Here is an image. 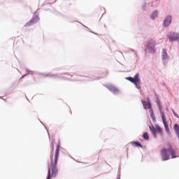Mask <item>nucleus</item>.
Wrapping results in <instances>:
<instances>
[{
	"label": "nucleus",
	"mask_w": 179,
	"mask_h": 179,
	"mask_svg": "<svg viewBox=\"0 0 179 179\" xmlns=\"http://www.w3.org/2000/svg\"><path fill=\"white\" fill-rule=\"evenodd\" d=\"M59 145L57 144L56 150L52 151L51 163L48 167L47 179L55 178L58 175V167H57V163L58 162V157H59Z\"/></svg>",
	"instance_id": "nucleus-1"
},
{
	"label": "nucleus",
	"mask_w": 179,
	"mask_h": 179,
	"mask_svg": "<svg viewBox=\"0 0 179 179\" xmlns=\"http://www.w3.org/2000/svg\"><path fill=\"white\" fill-rule=\"evenodd\" d=\"M169 149H166V148H164L161 150V156H162V159L163 162H166L167 160H170V154L169 153Z\"/></svg>",
	"instance_id": "nucleus-2"
},
{
	"label": "nucleus",
	"mask_w": 179,
	"mask_h": 179,
	"mask_svg": "<svg viewBox=\"0 0 179 179\" xmlns=\"http://www.w3.org/2000/svg\"><path fill=\"white\" fill-rule=\"evenodd\" d=\"M155 47H156V41L153 39L150 40L148 42V48L150 52H155L156 50L155 49Z\"/></svg>",
	"instance_id": "nucleus-3"
},
{
	"label": "nucleus",
	"mask_w": 179,
	"mask_h": 179,
	"mask_svg": "<svg viewBox=\"0 0 179 179\" xmlns=\"http://www.w3.org/2000/svg\"><path fill=\"white\" fill-rule=\"evenodd\" d=\"M38 20H40V18H38V16H34L31 20L25 24L24 27H29V26H33V24H36Z\"/></svg>",
	"instance_id": "nucleus-4"
},
{
	"label": "nucleus",
	"mask_w": 179,
	"mask_h": 179,
	"mask_svg": "<svg viewBox=\"0 0 179 179\" xmlns=\"http://www.w3.org/2000/svg\"><path fill=\"white\" fill-rule=\"evenodd\" d=\"M168 38L170 41H177L179 39V34L175 32H171L169 35H168Z\"/></svg>",
	"instance_id": "nucleus-5"
},
{
	"label": "nucleus",
	"mask_w": 179,
	"mask_h": 179,
	"mask_svg": "<svg viewBox=\"0 0 179 179\" xmlns=\"http://www.w3.org/2000/svg\"><path fill=\"white\" fill-rule=\"evenodd\" d=\"M162 120L164 125L166 132H167V134H170V129L169 128V124L167 123V120H166V115H164V114L162 115Z\"/></svg>",
	"instance_id": "nucleus-6"
},
{
	"label": "nucleus",
	"mask_w": 179,
	"mask_h": 179,
	"mask_svg": "<svg viewBox=\"0 0 179 179\" xmlns=\"http://www.w3.org/2000/svg\"><path fill=\"white\" fill-rule=\"evenodd\" d=\"M171 19H173V17H171V15H168L164 21V26L165 27H169V26H170V24H171Z\"/></svg>",
	"instance_id": "nucleus-7"
},
{
	"label": "nucleus",
	"mask_w": 179,
	"mask_h": 179,
	"mask_svg": "<svg viewBox=\"0 0 179 179\" xmlns=\"http://www.w3.org/2000/svg\"><path fill=\"white\" fill-rule=\"evenodd\" d=\"M169 153H171L172 159H177V154L176 153V150L171 146L168 148Z\"/></svg>",
	"instance_id": "nucleus-8"
},
{
	"label": "nucleus",
	"mask_w": 179,
	"mask_h": 179,
	"mask_svg": "<svg viewBox=\"0 0 179 179\" xmlns=\"http://www.w3.org/2000/svg\"><path fill=\"white\" fill-rule=\"evenodd\" d=\"M142 104L145 108V110H149L152 108V104L150 102H146L145 101L142 100L141 101Z\"/></svg>",
	"instance_id": "nucleus-9"
},
{
	"label": "nucleus",
	"mask_w": 179,
	"mask_h": 179,
	"mask_svg": "<svg viewBox=\"0 0 179 179\" xmlns=\"http://www.w3.org/2000/svg\"><path fill=\"white\" fill-rule=\"evenodd\" d=\"M173 129H174L175 134H176V136H178V138L179 139V125H178V124H174Z\"/></svg>",
	"instance_id": "nucleus-10"
},
{
	"label": "nucleus",
	"mask_w": 179,
	"mask_h": 179,
	"mask_svg": "<svg viewBox=\"0 0 179 179\" xmlns=\"http://www.w3.org/2000/svg\"><path fill=\"white\" fill-rule=\"evenodd\" d=\"M131 145L135 146L136 148H143V146L142 145V144H141L139 141H132L131 143Z\"/></svg>",
	"instance_id": "nucleus-11"
},
{
	"label": "nucleus",
	"mask_w": 179,
	"mask_h": 179,
	"mask_svg": "<svg viewBox=\"0 0 179 179\" xmlns=\"http://www.w3.org/2000/svg\"><path fill=\"white\" fill-rule=\"evenodd\" d=\"M150 129L152 134V135H154L155 138H157V135L156 134V128H155V127L153 126H150Z\"/></svg>",
	"instance_id": "nucleus-12"
},
{
	"label": "nucleus",
	"mask_w": 179,
	"mask_h": 179,
	"mask_svg": "<svg viewBox=\"0 0 179 179\" xmlns=\"http://www.w3.org/2000/svg\"><path fill=\"white\" fill-rule=\"evenodd\" d=\"M134 80L136 82V85H137V83H141V78H139V73H136L135 75Z\"/></svg>",
	"instance_id": "nucleus-13"
},
{
	"label": "nucleus",
	"mask_w": 179,
	"mask_h": 179,
	"mask_svg": "<svg viewBox=\"0 0 179 179\" xmlns=\"http://www.w3.org/2000/svg\"><path fill=\"white\" fill-rule=\"evenodd\" d=\"M167 57H168L167 50H166V49L164 48L162 50V58L163 59H167Z\"/></svg>",
	"instance_id": "nucleus-14"
},
{
	"label": "nucleus",
	"mask_w": 179,
	"mask_h": 179,
	"mask_svg": "<svg viewBox=\"0 0 179 179\" xmlns=\"http://www.w3.org/2000/svg\"><path fill=\"white\" fill-rule=\"evenodd\" d=\"M109 90H110V92H112V93H114V94H115V93H118V92H120V90H118V89H117L115 87H109Z\"/></svg>",
	"instance_id": "nucleus-15"
},
{
	"label": "nucleus",
	"mask_w": 179,
	"mask_h": 179,
	"mask_svg": "<svg viewBox=\"0 0 179 179\" xmlns=\"http://www.w3.org/2000/svg\"><path fill=\"white\" fill-rule=\"evenodd\" d=\"M127 80H129V82H131V83H134V85H136V83L135 81V78L132 77H127L126 78Z\"/></svg>",
	"instance_id": "nucleus-16"
},
{
	"label": "nucleus",
	"mask_w": 179,
	"mask_h": 179,
	"mask_svg": "<svg viewBox=\"0 0 179 179\" xmlns=\"http://www.w3.org/2000/svg\"><path fill=\"white\" fill-rule=\"evenodd\" d=\"M150 117L153 121H156V117H155V113H153V110L150 109Z\"/></svg>",
	"instance_id": "nucleus-17"
},
{
	"label": "nucleus",
	"mask_w": 179,
	"mask_h": 179,
	"mask_svg": "<svg viewBox=\"0 0 179 179\" xmlns=\"http://www.w3.org/2000/svg\"><path fill=\"white\" fill-rule=\"evenodd\" d=\"M143 139H145V141H149V134H148V132H145L143 134Z\"/></svg>",
	"instance_id": "nucleus-18"
},
{
	"label": "nucleus",
	"mask_w": 179,
	"mask_h": 179,
	"mask_svg": "<svg viewBox=\"0 0 179 179\" xmlns=\"http://www.w3.org/2000/svg\"><path fill=\"white\" fill-rule=\"evenodd\" d=\"M158 12L154 11L151 15V19H155V17H157Z\"/></svg>",
	"instance_id": "nucleus-19"
},
{
	"label": "nucleus",
	"mask_w": 179,
	"mask_h": 179,
	"mask_svg": "<svg viewBox=\"0 0 179 179\" xmlns=\"http://www.w3.org/2000/svg\"><path fill=\"white\" fill-rule=\"evenodd\" d=\"M156 130L157 131V132H159V134H162L163 133V129L159 126H157Z\"/></svg>",
	"instance_id": "nucleus-20"
},
{
	"label": "nucleus",
	"mask_w": 179,
	"mask_h": 179,
	"mask_svg": "<svg viewBox=\"0 0 179 179\" xmlns=\"http://www.w3.org/2000/svg\"><path fill=\"white\" fill-rule=\"evenodd\" d=\"M137 89H141V83H137V84H135Z\"/></svg>",
	"instance_id": "nucleus-21"
},
{
	"label": "nucleus",
	"mask_w": 179,
	"mask_h": 179,
	"mask_svg": "<svg viewBox=\"0 0 179 179\" xmlns=\"http://www.w3.org/2000/svg\"><path fill=\"white\" fill-rule=\"evenodd\" d=\"M173 113L175 117H177V118H178V115H177V113H176V112L174 110H173Z\"/></svg>",
	"instance_id": "nucleus-22"
},
{
	"label": "nucleus",
	"mask_w": 179,
	"mask_h": 179,
	"mask_svg": "<svg viewBox=\"0 0 179 179\" xmlns=\"http://www.w3.org/2000/svg\"><path fill=\"white\" fill-rule=\"evenodd\" d=\"M173 113L175 117H177V118H178V115H177V113H176V112L174 110H173Z\"/></svg>",
	"instance_id": "nucleus-23"
},
{
	"label": "nucleus",
	"mask_w": 179,
	"mask_h": 179,
	"mask_svg": "<svg viewBox=\"0 0 179 179\" xmlns=\"http://www.w3.org/2000/svg\"><path fill=\"white\" fill-rule=\"evenodd\" d=\"M46 76L51 77V76H55V75H50V74H48V75H46Z\"/></svg>",
	"instance_id": "nucleus-24"
},
{
	"label": "nucleus",
	"mask_w": 179,
	"mask_h": 179,
	"mask_svg": "<svg viewBox=\"0 0 179 179\" xmlns=\"http://www.w3.org/2000/svg\"><path fill=\"white\" fill-rule=\"evenodd\" d=\"M27 75H24L23 76H22V78H24V76H26Z\"/></svg>",
	"instance_id": "nucleus-25"
},
{
	"label": "nucleus",
	"mask_w": 179,
	"mask_h": 179,
	"mask_svg": "<svg viewBox=\"0 0 179 179\" xmlns=\"http://www.w3.org/2000/svg\"><path fill=\"white\" fill-rule=\"evenodd\" d=\"M117 179H120V178H117Z\"/></svg>",
	"instance_id": "nucleus-26"
}]
</instances>
